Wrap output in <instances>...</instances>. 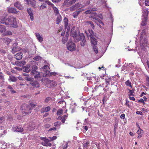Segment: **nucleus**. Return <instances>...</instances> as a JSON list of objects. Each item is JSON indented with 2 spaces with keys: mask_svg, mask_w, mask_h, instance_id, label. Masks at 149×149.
<instances>
[{
  "mask_svg": "<svg viewBox=\"0 0 149 149\" xmlns=\"http://www.w3.org/2000/svg\"><path fill=\"white\" fill-rule=\"evenodd\" d=\"M5 22V25L9 26H12L14 28L18 27L16 18L12 16H10L7 18Z\"/></svg>",
  "mask_w": 149,
  "mask_h": 149,
  "instance_id": "nucleus-1",
  "label": "nucleus"
},
{
  "mask_svg": "<svg viewBox=\"0 0 149 149\" xmlns=\"http://www.w3.org/2000/svg\"><path fill=\"white\" fill-rule=\"evenodd\" d=\"M0 34H1L2 36H4L11 35L13 33L11 31H6V27L5 26L0 24Z\"/></svg>",
  "mask_w": 149,
  "mask_h": 149,
  "instance_id": "nucleus-2",
  "label": "nucleus"
},
{
  "mask_svg": "<svg viewBox=\"0 0 149 149\" xmlns=\"http://www.w3.org/2000/svg\"><path fill=\"white\" fill-rule=\"evenodd\" d=\"M21 109L23 111L22 112H24L26 115L29 114L32 111V109L30 107L25 104L22 105Z\"/></svg>",
  "mask_w": 149,
  "mask_h": 149,
  "instance_id": "nucleus-3",
  "label": "nucleus"
},
{
  "mask_svg": "<svg viewBox=\"0 0 149 149\" xmlns=\"http://www.w3.org/2000/svg\"><path fill=\"white\" fill-rule=\"evenodd\" d=\"M72 34L75 42H78L83 37L82 36L84 35L82 33L77 34L76 31L72 32Z\"/></svg>",
  "mask_w": 149,
  "mask_h": 149,
  "instance_id": "nucleus-4",
  "label": "nucleus"
},
{
  "mask_svg": "<svg viewBox=\"0 0 149 149\" xmlns=\"http://www.w3.org/2000/svg\"><path fill=\"white\" fill-rule=\"evenodd\" d=\"M146 34L145 30L144 29L143 30L142 32L140 38V46H143V44H144L146 40L145 38V36Z\"/></svg>",
  "mask_w": 149,
  "mask_h": 149,
  "instance_id": "nucleus-5",
  "label": "nucleus"
},
{
  "mask_svg": "<svg viewBox=\"0 0 149 149\" xmlns=\"http://www.w3.org/2000/svg\"><path fill=\"white\" fill-rule=\"evenodd\" d=\"M67 46L68 49L70 51H74L75 50L76 46L74 43L72 42H68Z\"/></svg>",
  "mask_w": 149,
  "mask_h": 149,
  "instance_id": "nucleus-6",
  "label": "nucleus"
},
{
  "mask_svg": "<svg viewBox=\"0 0 149 149\" xmlns=\"http://www.w3.org/2000/svg\"><path fill=\"white\" fill-rule=\"evenodd\" d=\"M18 43L16 42L13 44L12 46V53L14 54L16 52L19 51L21 49L17 46Z\"/></svg>",
  "mask_w": 149,
  "mask_h": 149,
  "instance_id": "nucleus-7",
  "label": "nucleus"
},
{
  "mask_svg": "<svg viewBox=\"0 0 149 149\" xmlns=\"http://www.w3.org/2000/svg\"><path fill=\"white\" fill-rule=\"evenodd\" d=\"M93 33L90 35V37L92 45L93 46H96L97 44V39H96L95 37L93 36Z\"/></svg>",
  "mask_w": 149,
  "mask_h": 149,
  "instance_id": "nucleus-8",
  "label": "nucleus"
},
{
  "mask_svg": "<svg viewBox=\"0 0 149 149\" xmlns=\"http://www.w3.org/2000/svg\"><path fill=\"white\" fill-rule=\"evenodd\" d=\"M92 18L93 19V21L95 22L98 25H99L100 27H101V26L100 25H99V24H101L103 26L104 25V23L99 19L94 17H92Z\"/></svg>",
  "mask_w": 149,
  "mask_h": 149,
  "instance_id": "nucleus-9",
  "label": "nucleus"
},
{
  "mask_svg": "<svg viewBox=\"0 0 149 149\" xmlns=\"http://www.w3.org/2000/svg\"><path fill=\"white\" fill-rule=\"evenodd\" d=\"M8 12L9 13L16 14L17 13L16 9L14 8L10 7L8 8Z\"/></svg>",
  "mask_w": 149,
  "mask_h": 149,
  "instance_id": "nucleus-10",
  "label": "nucleus"
},
{
  "mask_svg": "<svg viewBox=\"0 0 149 149\" xmlns=\"http://www.w3.org/2000/svg\"><path fill=\"white\" fill-rule=\"evenodd\" d=\"M80 4L79 3H77L75 5H73L70 7V10L71 11H73L79 8L80 7Z\"/></svg>",
  "mask_w": 149,
  "mask_h": 149,
  "instance_id": "nucleus-11",
  "label": "nucleus"
},
{
  "mask_svg": "<svg viewBox=\"0 0 149 149\" xmlns=\"http://www.w3.org/2000/svg\"><path fill=\"white\" fill-rule=\"evenodd\" d=\"M63 21L64 22V26L65 29H67V30H69L70 29V27L68 26V19L67 17H65Z\"/></svg>",
  "mask_w": 149,
  "mask_h": 149,
  "instance_id": "nucleus-12",
  "label": "nucleus"
},
{
  "mask_svg": "<svg viewBox=\"0 0 149 149\" xmlns=\"http://www.w3.org/2000/svg\"><path fill=\"white\" fill-rule=\"evenodd\" d=\"M27 12L30 16L31 20L33 21V13L32 10L31 8H28L27 9Z\"/></svg>",
  "mask_w": 149,
  "mask_h": 149,
  "instance_id": "nucleus-13",
  "label": "nucleus"
},
{
  "mask_svg": "<svg viewBox=\"0 0 149 149\" xmlns=\"http://www.w3.org/2000/svg\"><path fill=\"white\" fill-rule=\"evenodd\" d=\"M30 84L34 87L38 88L40 86L39 83L36 81H31L30 83Z\"/></svg>",
  "mask_w": 149,
  "mask_h": 149,
  "instance_id": "nucleus-14",
  "label": "nucleus"
},
{
  "mask_svg": "<svg viewBox=\"0 0 149 149\" xmlns=\"http://www.w3.org/2000/svg\"><path fill=\"white\" fill-rule=\"evenodd\" d=\"M13 129L15 131L22 132L23 130V128L19 126H14L13 127Z\"/></svg>",
  "mask_w": 149,
  "mask_h": 149,
  "instance_id": "nucleus-15",
  "label": "nucleus"
},
{
  "mask_svg": "<svg viewBox=\"0 0 149 149\" xmlns=\"http://www.w3.org/2000/svg\"><path fill=\"white\" fill-rule=\"evenodd\" d=\"M51 109V107L49 106H47L45 107L42 108L40 110L41 113L47 112L49 111Z\"/></svg>",
  "mask_w": 149,
  "mask_h": 149,
  "instance_id": "nucleus-16",
  "label": "nucleus"
},
{
  "mask_svg": "<svg viewBox=\"0 0 149 149\" xmlns=\"http://www.w3.org/2000/svg\"><path fill=\"white\" fill-rule=\"evenodd\" d=\"M31 68H32V69L31 73L33 74L37 73V72H38L36 71L38 69L36 65H33L32 66Z\"/></svg>",
  "mask_w": 149,
  "mask_h": 149,
  "instance_id": "nucleus-17",
  "label": "nucleus"
},
{
  "mask_svg": "<svg viewBox=\"0 0 149 149\" xmlns=\"http://www.w3.org/2000/svg\"><path fill=\"white\" fill-rule=\"evenodd\" d=\"M22 53L19 52L16 54L15 56V57L17 60H20L22 58Z\"/></svg>",
  "mask_w": 149,
  "mask_h": 149,
  "instance_id": "nucleus-18",
  "label": "nucleus"
},
{
  "mask_svg": "<svg viewBox=\"0 0 149 149\" xmlns=\"http://www.w3.org/2000/svg\"><path fill=\"white\" fill-rule=\"evenodd\" d=\"M30 65H27L26 66L23 67V70L24 72H28L30 71Z\"/></svg>",
  "mask_w": 149,
  "mask_h": 149,
  "instance_id": "nucleus-19",
  "label": "nucleus"
},
{
  "mask_svg": "<svg viewBox=\"0 0 149 149\" xmlns=\"http://www.w3.org/2000/svg\"><path fill=\"white\" fill-rule=\"evenodd\" d=\"M6 17L5 15L0 16V23L5 24V22L7 18Z\"/></svg>",
  "mask_w": 149,
  "mask_h": 149,
  "instance_id": "nucleus-20",
  "label": "nucleus"
},
{
  "mask_svg": "<svg viewBox=\"0 0 149 149\" xmlns=\"http://www.w3.org/2000/svg\"><path fill=\"white\" fill-rule=\"evenodd\" d=\"M14 6L19 10H22L23 9L22 6L20 4L19 2L15 3Z\"/></svg>",
  "mask_w": 149,
  "mask_h": 149,
  "instance_id": "nucleus-21",
  "label": "nucleus"
},
{
  "mask_svg": "<svg viewBox=\"0 0 149 149\" xmlns=\"http://www.w3.org/2000/svg\"><path fill=\"white\" fill-rule=\"evenodd\" d=\"M143 15L142 16L144 17L148 18V12L147 10L146 9H142Z\"/></svg>",
  "mask_w": 149,
  "mask_h": 149,
  "instance_id": "nucleus-22",
  "label": "nucleus"
},
{
  "mask_svg": "<svg viewBox=\"0 0 149 149\" xmlns=\"http://www.w3.org/2000/svg\"><path fill=\"white\" fill-rule=\"evenodd\" d=\"M82 36V38L81 39V41L80 44L81 46H84L86 45V40L84 35H83Z\"/></svg>",
  "mask_w": 149,
  "mask_h": 149,
  "instance_id": "nucleus-23",
  "label": "nucleus"
},
{
  "mask_svg": "<svg viewBox=\"0 0 149 149\" xmlns=\"http://www.w3.org/2000/svg\"><path fill=\"white\" fill-rule=\"evenodd\" d=\"M27 3L29 5H31L33 7H35L36 5V1L34 0H30Z\"/></svg>",
  "mask_w": 149,
  "mask_h": 149,
  "instance_id": "nucleus-24",
  "label": "nucleus"
},
{
  "mask_svg": "<svg viewBox=\"0 0 149 149\" xmlns=\"http://www.w3.org/2000/svg\"><path fill=\"white\" fill-rule=\"evenodd\" d=\"M35 35L38 40L39 42H41L43 41L42 36L39 33H35Z\"/></svg>",
  "mask_w": 149,
  "mask_h": 149,
  "instance_id": "nucleus-25",
  "label": "nucleus"
},
{
  "mask_svg": "<svg viewBox=\"0 0 149 149\" xmlns=\"http://www.w3.org/2000/svg\"><path fill=\"white\" fill-rule=\"evenodd\" d=\"M0 81H1V83L3 84L5 82L4 75L2 72H0Z\"/></svg>",
  "mask_w": 149,
  "mask_h": 149,
  "instance_id": "nucleus-26",
  "label": "nucleus"
},
{
  "mask_svg": "<svg viewBox=\"0 0 149 149\" xmlns=\"http://www.w3.org/2000/svg\"><path fill=\"white\" fill-rule=\"evenodd\" d=\"M148 19V18L144 17L142 19L141 24V25L143 26H145L147 24V21Z\"/></svg>",
  "mask_w": 149,
  "mask_h": 149,
  "instance_id": "nucleus-27",
  "label": "nucleus"
},
{
  "mask_svg": "<svg viewBox=\"0 0 149 149\" xmlns=\"http://www.w3.org/2000/svg\"><path fill=\"white\" fill-rule=\"evenodd\" d=\"M97 10V9L96 8H94L85 11V13L86 14H88L91 13H92V11H96Z\"/></svg>",
  "mask_w": 149,
  "mask_h": 149,
  "instance_id": "nucleus-28",
  "label": "nucleus"
},
{
  "mask_svg": "<svg viewBox=\"0 0 149 149\" xmlns=\"http://www.w3.org/2000/svg\"><path fill=\"white\" fill-rule=\"evenodd\" d=\"M52 8L54 10L55 15H58L59 14V12L58 8L54 6L52 7Z\"/></svg>",
  "mask_w": 149,
  "mask_h": 149,
  "instance_id": "nucleus-29",
  "label": "nucleus"
},
{
  "mask_svg": "<svg viewBox=\"0 0 149 149\" xmlns=\"http://www.w3.org/2000/svg\"><path fill=\"white\" fill-rule=\"evenodd\" d=\"M48 82L51 87L55 86L57 85L56 82L54 81L49 80L48 81Z\"/></svg>",
  "mask_w": 149,
  "mask_h": 149,
  "instance_id": "nucleus-30",
  "label": "nucleus"
},
{
  "mask_svg": "<svg viewBox=\"0 0 149 149\" xmlns=\"http://www.w3.org/2000/svg\"><path fill=\"white\" fill-rule=\"evenodd\" d=\"M86 23L88 25H89L92 29H94L95 26L92 22L91 21H87L86 22Z\"/></svg>",
  "mask_w": 149,
  "mask_h": 149,
  "instance_id": "nucleus-31",
  "label": "nucleus"
},
{
  "mask_svg": "<svg viewBox=\"0 0 149 149\" xmlns=\"http://www.w3.org/2000/svg\"><path fill=\"white\" fill-rule=\"evenodd\" d=\"M9 80L13 82H16L17 80V78L12 75L10 76Z\"/></svg>",
  "mask_w": 149,
  "mask_h": 149,
  "instance_id": "nucleus-32",
  "label": "nucleus"
},
{
  "mask_svg": "<svg viewBox=\"0 0 149 149\" xmlns=\"http://www.w3.org/2000/svg\"><path fill=\"white\" fill-rule=\"evenodd\" d=\"M3 40L8 45L12 41L11 39L7 38H4Z\"/></svg>",
  "mask_w": 149,
  "mask_h": 149,
  "instance_id": "nucleus-33",
  "label": "nucleus"
},
{
  "mask_svg": "<svg viewBox=\"0 0 149 149\" xmlns=\"http://www.w3.org/2000/svg\"><path fill=\"white\" fill-rule=\"evenodd\" d=\"M89 142L88 141L83 143V149H87L89 146Z\"/></svg>",
  "mask_w": 149,
  "mask_h": 149,
  "instance_id": "nucleus-34",
  "label": "nucleus"
},
{
  "mask_svg": "<svg viewBox=\"0 0 149 149\" xmlns=\"http://www.w3.org/2000/svg\"><path fill=\"white\" fill-rule=\"evenodd\" d=\"M61 20V17L60 15H59L57 17L56 19V23L57 24H59Z\"/></svg>",
  "mask_w": 149,
  "mask_h": 149,
  "instance_id": "nucleus-35",
  "label": "nucleus"
},
{
  "mask_svg": "<svg viewBox=\"0 0 149 149\" xmlns=\"http://www.w3.org/2000/svg\"><path fill=\"white\" fill-rule=\"evenodd\" d=\"M125 84L127 86H129L132 88V84L131 81L129 80H128L125 82Z\"/></svg>",
  "mask_w": 149,
  "mask_h": 149,
  "instance_id": "nucleus-36",
  "label": "nucleus"
},
{
  "mask_svg": "<svg viewBox=\"0 0 149 149\" xmlns=\"http://www.w3.org/2000/svg\"><path fill=\"white\" fill-rule=\"evenodd\" d=\"M129 92L128 93H129L128 95L129 96H134V95L133 94V93H134V90H130L128 89Z\"/></svg>",
  "mask_w": 149,
  "mask_h": 149,
  "instance_id": "nucleus-37",
  "label": "nucleus"
},
{
  "mask_svg": "<svg viewBox=\"0 0 149 149\" xmlns=\"http://www.w3.org/2000/svg\"><path fill=\"white\" fill-rule=\"evenodd\" d=\"M29 105L31 106L30 107L32 109L37 105L34 102H30Z\"/></svg>",
  "mask_w": 149,
  "mask_h": 149,
  "instance_id": "nucleus-38",
  "label": "nucleus"
},
{
  "mask_svg": "<svg viewBox=\"0 0 149 149\" xmlns=\"http://www.w3.org/2000/svg\"><path fill=\"white\" fill-rule=\"evenodd\" d=\"M80 12V11H75L74 12L73 14V16L74 18H76L77 17L79 14Z\"/></svg>",
  "mask_w": 149,
  "mask_h": 149,
  "instance_id": "nucleus-39",
  "label": "nucleus"
},
{
  "mask_svg": "<svg viewBox=\"0 0 149 149\" xmlns=\"http://www.w3.org/2000/svg\"><path fill=\"white\" fill-rule=\"evenodd\" d=\"M7 88L8 89L11 90V91H10L12 93H15L16 92L15 91L13 90V87L10 85H8Z\"/></svg>",
  "mask_w": 149,
  "mask_h": 149,
  "instance_id": "nucleus-40",
  "label": "nucleus"
},
{
  "mask_svg": "<svg viewBox=\"0 0 149 149\" xmlns=\"http://www.w3.org/2000/svg\"><path fill=\"white\" fill-rule=\"evenodd\" d=\"M63 112V110L62 109L58 110L57 112V115H60L62 114Z\"/></svg>",
  "mask_w": 149,
  "mask_h": 149,
  "instance_id": "nucleus-41",
  "label": "nucleus"
},
{
  "mask_svg": "<svg viewBox=\"0 0 149 149\" xmlns=\"http://www.w3.org/2000/svg\"><path fill=\"white\" fill-rule=\"evenodd\" d=\"M33 59L36 61H38L42 59V58L39 56H37L33 58Z\"/></svg>",
  "mask_w": 149,
  "mask_h": 149,
  "instance_id": "nucleus-42",
  "label": "nucleus"
},
{
  "mask_svg": "<svg viewBox=\"0 0 149 149\" xmlns=\"http://www.w3.org/2000/svg\"><path fill=\"white\" fill-rule=\"evenodd\" d=\"M146 83L147 86H149V77L148 76H146Z\"/></svg>",
  "mask_w": 149,
  "mask_h": 149,
  "instance_id": "nucleus-43",
  "label": "nucleus"
},
{
  "mask_svg": "<svg viewBox=\"0 0 149 149\" xmlns=\"http://www.w3.org/2000/svg\"><path fill=\"white\" fill-rule=\"evenodd\" d=\"M68 116V115H65L63 116H62V121H65L66 119Z\"/></svg>",
  "mask_w": 149,
  "mask_h": 149,
  "instance_id": "nucleus-44",
  "label": "nucleus"
},
{
  "mask_svg": "<svg viewBox=\"0 0 149 149\" xmlns=\"http://www.w3.org/2000/svg\"><path fill=\"white\" fill-rule=\"evenodd\" d=\"M36 74H35L34 76L35 78L38 79V78H39L40 77V74L39 72H37V73H36Z\"/></svg>",
  "mask_w": 149,
  "mask_h": 149,
  "instance_id": "nucleus-45",
  "label": "nucleus"
},
{
  "mask_svg": "<svg viewBox=\"0 0 149 149\" xmlns=\"http://www.w3.org/2000/svg\"><path fill=\"white\" fill-rule=\"evenodd\" d=\"M104 89V88H102V87L100 85L99 86H98V87L96 86L95 87V89L96 90V91H98L99 90H100L102 89Z\"/></svg>",
  "mask_w": 149,
  "mask_h": 149,
  "instance_id": "nucleus-46",
  "label": "nucleus"
},
{
  "mask_svg": "<svg viewBox=\"0 0 149 149\" xmlns=\"http://www.w3.org/2000/svg\"><path fill=\"white\" fill-rule=\"evenodd\" d=\"M93 49L96 54H97L98 53L97 48L96 46H93Z\"/></svg>",
  "mask_w": 149,
  "mask_h": 149,
  "instance_id": "nucleus-47",
  "label": "nucleus"
},
{
  "mask_svg": "<svg viewBox=\"0 0 149 149\" xmlns=\"http://www.w3.org/2000/svg\"><path fill=\"white\" fill-rule=\"evenodd\" d=\"M61 122H56L54 123V125L58 127L61 124Z\"/></svg>",
  "mask_w": 149,
  "mask_h": 149,
  "instance_id": "nucleus-48",
  "label": "nucleus"
},
{
  "mask_svg": "<svg viewBox=\"0 0 149 149\" xmlns=\"http://www.w3.org/2000/svg\"><path fill=\"white\" fill-rule=\"evenodd\" d=\"M67 40V38L66 37H63L62 39V41L63 44H64Z\"/></svg>",
  "mask_w": 149,
  "mask_h": 149,
  "instance_id": "nucleus-49",
  "label": "nucleus"
},
{
  "mask_svg": "<svg viewBox=\"0 0 149 149\" xmlns=\"http://www.w3.org/2000/svg\"><path fill=\"white\" fill-rule=\"evenodd\" d=\"M46 7V4L43 3L42 5L40 7V9H43Z\"/></svg>",
  "mask_w": 149,
  "mask_h": 149,
  "instance_id": "nucleus-50",
  "label": "nucleus"
},
{
  "mask_svg": "<svg viewBox=\"0 0 149 149\" xmlns=\"http://www.w3.org/2000/svg\"><path fill=\"white\" fill-rule=\"evenodd\" d=\"M76 0H72L69 2V4L70 5H72L76 1Z\"/></svg>",
  "mask_w": 149,
  "mask_h": 149,
  "instance_id": "nucleus-51",
  "label": "nucleus"
},
{
  "mask_svg": "<svg viewBox=\"0 0 149 149\" xmlns=\"http://www.w3.org/2000/svg\"><path fill=\"white\" fill-rule=\"evenodd\" d=\"M44 1H45L46 2V3L49 5H53V4L51 2L49 1L48 0H44Z\"/></svg>",
  "mask_w": 149,
  "mask_h": 149,
  "instance_id": "nucleus-52",
  "label": "nucleus"
},
{
  "mask_svg": "<svg viewBox=\"0 0 149 149\" xmlns=\"http://www.w3.org/2000/svg\"><path fill=\"white\" fill-rule=\"evenodd\" d=\"M145 4L146 6H149V0H146L145 2Z\"/></svg>",
  "mask_w": 149,
  "mask_h": 149,
  "instance_id": "nucleus-53",
  "label": "nucleus"
},
{
  "mask_svg": "<svg viewBox=\"0 0 149 149\" xmlns=\"http://www.w3.org/2000/svg\"><path fill=\"white\" fill-rule=\"evenodd\" d=\"M13 120V118L11 116H9L7 120L9 121H11Z\"/></svg>",
  "mask_w": 149,
  "mask_h": 149,
  "instance_id": "nucleus-54",
  "label": "nucleus"
},
{
  "mask_svg": "<svg viewBox=\"0 0 149 149\" xmlns=\"http://www.w3.org/2000/svg\"><path fill=\"white\" fill-rule=\"evenodd\" d=\"M49 138L51 139V141H52L56 139L57 138V137L56 136H54L52 138H51L50 137H49Z\"/></svg>",
  "mask_w": 149,
  "mask_h": 149,
  "instance_id": "nucleus-55",
  "label": "nucleus"
},
{
  "mask_svg": "<svg viewBox=\"0 0 149 149\" xmlns=\"http://www.w3.org/2000/svg\"><path fill=\"white\" fill-rule=\"evenodd\" d=\"M50 99V98L49 97H47L45 99V102L46 103L48 102L49 100Z\"/></svg>",
  "mask_w": 149,
  "mask_h": 149,
  "instance_id": "nucleus-56",
  "label": "nucleus"
},
{
  "mask_svg": "<svg viewBox=\"0 0 149 149\" xmlns=\"http://www.w3.org/2000/svg\"><path fill=\"white\" fill-rule=\"evenodd\" d=\"M25 79L26 80L28 81H30L31 79L30 77H25Z\"/></svg>",
  "mask_w": 149,
  "mask_h": 149,
  "instance_id": "nucleus-57",
  "label": "nucleus"
},
{
  "mask_svg": "<svg viewBox=\"0 0 149 149\" xmlns=\"http://www.w3.org/2000/svg\"><path fill=\"white\" fill-rule=\"evenodd\" d=\"M129 96V98L130 100H133V101L135 100V99L134 97H130V96Z\"/></svg>",
  "mask_w": 149,
  "mask_h": 149,
  "instance_id": "nucleus-58",
  "label": "nucleus"
},
{
  "mask_svg": "<svg viewBox=\"0 0 149 149\" xmlns=\"http://www.w3.org/2000/svg\"><path fill=\"white\" fill-rule=\"evenodd\" d=\"M125 117V115L124 114H121L120 116V117L121 118L124 119Z\"/></svg>",
  "mask_w": 149,
  "mask_h": 149,
  "instance_id": "nucleus-59",
  "label": "nucleus"
},
{
  "mask_svg": "<svg viewBox=\"0 0 149 149\" xmlns=\"http://www.w3.org/2000/svg\"><path fill=\"white\" fill-rule=\"evenodd\" d=\"M129 101H128L127 100L126 101L125 104L127 106L129 107H130V105L129 104Z\"/></svg>",
  "mask_w": 149,
  "mask_h": 149,
  "instance_id": "nucleus-60",
  "label": "nucleus"
},
{
  "mask_svg": "<svg viewBox=\"0 0 149 149\" xmlns=\"http://www.w3.org/2000/svg\"><path fill=\"white\" fill-rule=\"evenodd\" d=\"M50 140L49 139H46L44 141L46 143H47V144L49 142Z\"/></svg>",
  "mask_w": 149,
  "mask_h": 149,
  "instance_id": "nucleus-61",
  "label": "nucleus"
},
{
  "mask_svg": "<svg viewBox=\"0 0 149 149\" xmlns=\"http://www.w3.org/2000/svg\"><path fill=\"white\" fill-rule=\"evenodd\" d=\"M136 113L137 114H139L140 115H142V112L141 111H137L136 112Z\"/></svg>",
  "mask_w": 149,
  "mask_h": 149,
  "instance_id": "nucleus-62",
  "label": "nucleus"
},
{
  "mask_svg": "<svg viewBox=\"0 0 149 149\" xmlns=\"http://www.w3.org/2000/svg\"><path fill=\"white\" fill-rule=\"evenodd\" d=\"M118 126V123H115L114 124V128L115 129H116L117 127Z\"/></svg>",
  "mask_w": 149,
  "mask_h": 149,
  "instance_id": "nucleus-63",
  "label": "nucleus"
},
{
  "mask_svg": "<svg viewBox=\"0 0 149 149\" xmlns=\"http://www.w3.org/2000/svg\"><path fill=\"white\" fill-rule=\"evenodd\" d=\"M143 99H140L139 100H138V102H141V103H142L143 102Z\"/></svg>",
  "mask_w": 149,
  "mask_h": 149,
  "instance_id": "nucleus-64",
  "label": "nucleus"
}]
</instances>
